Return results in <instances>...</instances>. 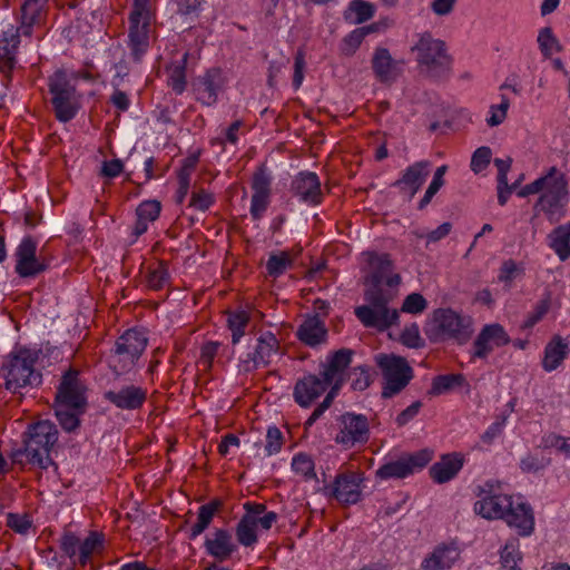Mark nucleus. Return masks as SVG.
Instances as JSON below:
<instances>
[{
    "instance_id": "obj_1",
    "label": "nucleus",
    "mask_w": 570,
    "mask_h": 570,
    "mask_svg": "<svg viewBox=\"0 0 570 570\" xmlns=\"http://www.w3.org/2000/svg\"><path fill=\"white\" fill-rule=\"evenodd\" d=\"M41 351L24 346L14 347L3 357L0 366V385L13 394H21L26 387H36L42 382V374L36 368Z\"/></svg>"
},
{
    "instance_id": "obj_2",
    "label": "nucleus",
    "mask_w": 570,
    "mask_h": 570,
    "mask_svg": "<svg viewBox=\"0 0 570 570\" xmlns=\"http://www.w3.org/2000/svg\"><path fill=\"white\" fill-rule=\"evenodd\" d=\"M58 441V430L49 420L38 421L29 425L22 435L23 446L11 452L14 464L24 466L27 463L47 470L55 462L50 456L51 448Z\"/></svg>"
},
{
    "instance_id": "obj_3",
    "label": "nucleus",
    "mask_w": 570,
    "mask_h": 570,
    "mask_svg": "<svg viewBox=\"0 0 570 570\" xmlns=\"http://www.w3.org/2000/svg\"><path fill=\"white\" fill-rule=\"evenodd\" d=\"M364 299L366 304L354 309L355 316L364 327L383 333L399 324V311L389 307L393 299L391 293L384 292L383 288H368L364 293Z\"/></svg>"
},
{
    "instance_id": "obj_4",
    "label": "nucleus",
    "mask_w": 570,
    "mask_h": 570,
    "mask_svg": "<svg viewBox=\"0 0 570 570\" xmlns=\"http://www.w3.org/2000/svg\"><path fill=\"white\" fill-rule=\"evenodd\" d=\"M146 335L138 330L130 328L115 342L108 356V365L117 375L129 373L147 347Z\"/></svg>"
},
{
    "instance_id": "obj_5",
    "label": "nucleus",
    "mask_w": 570,
    "mask_h": 570,
    "mask_svg": "<svg viewBox=\"0 0 570 570\" xmlns=\"http://www.w3.org/2000/svg\"><path fill=\"white\" fill-rule=\"evenodd\" d=\"M156 17V0H134L129 13V46L135 61L149 47L150 23Z\"/></svg>"
},
{
    "instance_id": "obj_6",
    "label": "nucleus",
    "mask_w": 570,
    "mask_h": 570,
    "mask_svg": "<svg viewBox=\"0 0 570 570\" xmlns=\"http://www.w3.org/2000/svg\"><path fill=\"white\" fill-rule=\"evenodd\" d=\"M425 335L432 343L454 340L459 344L470 337L469 326L464 318L450 308H438L424 327Z\"/></svg>"
},
{
    "instance_id": "obj_7",
    "label": "nucleus",
    "mask_w": 570,
    "mask_h": 570,
    "mask_svg": "<svg viewBox=\"0 0 570 570\" xmlns=\"http://www.w3.org/2000/svg\"><path fill=\"white\" fill-rule=\"evenodd\" d=\"M412 50L416 51V61L429 76L440 78L449 72L452 59L443 40L424 32Z\"/></svg>"
},
{
    "instance_id": "obj_8",
    "label": "nucleus",
    "mask_w": 570,
    "mask_h": 570,
    "mask_svg": "<svg viewBox=\"0 0 570 570\" xmlns=\"http://www.w3.org/2000/svg\"><path fill=\"white\" fill-rule=\"evenodd\" d=\"M375 361L384 379L383 399H391L399 394L413 379V370L402 356L381 353L375 356Z\"/></svg>"
},
{
    "instance_id": "obj_9",
    "label": "nucleus",
    "mask_w": 570,
    "mask_h": 570,
    "mask_svg": "<svg viewBox=\"0 0 570 570\" xmlns=\"http://www.w3.org/2000/svg\"><path fill=\"white\" fill-rule=\"evenodd\" d=\"M48 87L56 118L61 122L73 119L78 112L76 87L70 83L66 71H55L49 77Z\"/></svg>"
},
{
    "instance_id": "obj_10",
    "label": "nucleus",
    "mask_w": 570,
    "mask_h": 570,
    "mask_svg": "<svg viewBox=\"0 0 570 570\" xmlns=\"http://www.w3.org/2000/svg\"><path fill=\"white\" fill-rule=\"evenodd\" d=\"M568 202V181L566 175L558 170V174L547 179V185L538 198L534 209L543 212L548 220L554 223L564 216Z\"/></svg>"
},
{
    "instance_id": "obj_11",
    "label": "nucleus",
    "mask_w": 570,
    "mask_h": 570,
    "mask_svg": "<svg viewBox=\"0 0 570 570\" xmlns=\"http://www.w3.org/2000/svg\"><path fill=\"white\" fill-rule=\"evenodd\" d=\"M362 472L346 470L336 474L334 481L324 484L321 492L328 500H335L343 507L356 504L362 499Z\"/></svg>"
},
{
    "instance_id": "obj_12",
    "label": "nucleus",
    "mask_w": 570,
    "mask_h": 570,
    "mask_svg": "<svg viewBox=\"0 0 570 570\" xmlns=\"http://www.w3.org/2000/svg\"><path fill=\"white\" fill-rule=\"evenodd\" d=\"M335 442L346 449L365 445L370 440V422L366 415L354 412L343 413L338 420Z\"/></svg>"
},
{
    "instance_id": "obj_13",
    "label": "nucleus",
    "mask_w": 570,
    "mask_h": 570,
    "mask_svg": "<svg viewBox=\"0 0 570 570\" xmlns=\"http://www.w3.org/2000/svg\"><path fill=\"white\" fill-rule=\"evenodd\" d=\"M354 352L350 348H340L327 355L326 361L321 364V376L330 385V391L326 395H332L334 399L343 387L347 379V368L352 363Z\"/></svg>"
},
{
    "instance_id": "obj_14",
    "label": "nucleus",
    "mask_w": 570,
    "mask_h": 570,
    "mask_svg": "<svg viewBox=\"0 0 570 570\" xmlns=\"http://www.w3.org/2000/svg\"><path fill=\"white\" fill-rule=\"evenodd\" d=\"M433 455L434 452L430 449L419 450L383 464L376 471V475L382 480L406 478L425 468L432 461Z\"/></svg>"
},
{
    "instance_id": "obj_15",
    "label": "nucleus",
    "mask_w": 570,
    "mask_h": 570,
    "mask_svg": "<svg viewBox=\"0 0 570 570\" xmlns=\"http://www.w3.org/2000/svg\"><path fill=\"white\" fill-rule=\"evenodd\" d=\"M49 0H24L20 7L19 27L11 35L12 47L19 45V37H31L47 20Z\"/></svg>"
},
{
    "instance_id": "obj_16",
    "label": "nucleus",
    "mask_w": 570,
    "mask_h": 570,
    "mask_svg": "<svg viewBox=\"0 0 570 570\" xmlns=\"http://www.w3.org/2000/svg\"><path fill=\"white\" fill-rule=\"evenodd\" d=\"M85 392L86 386L79 379V371L70 367L61 377L56 402L60 406L72 407V410H81L83 412L87 405Z\"/></svg>"
},
{
    "instance_id": "obj_17",
    "label": "nucleus",
    "mask_w": 570,
    "mask_h": 570,
    "mask_svg": "<svg viewBox=\"0 0 570 570\" xmlns=\"http://www.w3.org/2000/svg\"><path fill=\"white\" fill-rule=\"evenodd\" d=\"M37 240L26 236L16 250V273L22 278L35 277L48 268V263L37 256Z\"/></svg>"
},
{
    "instance_id": "obj_18",
    "label": "nucleus",
    "mask_w": 570,
    "mask_h": 570,
    "mask_svg": "<svg viewBox=\"0 0 570 570\" xmlns=\"http://www.w3.org/2000/svg\"><path fill=\"white\" fill-rule=\"evenodd\" d=\"M279 341L272 332L263 333L256 342L254 352H250L242 360V367L245 372H252L261 367H267L279 351Z\"/></svg>"
},
{
    "instance_id": "obj_19",
    "label": "nucleus",
    "mask_w": 570,
    "mask_h": 570,
    "mask_svg": "<svg viewBox=\"0 0 570 570\" xmlns=\"http://www.w3.org/2000/svg\"><path fill=\"white\" fill-rule=\"evenodd\" d=\"M291 191L308 206H317L324 198L320 177L312 171L298 173L291 183Z\"/></svg>"
},
{
    "instance_id": "obj_20",
    "label": "nucleus",
    "mask_w": 570,
    "mask_h": 570,
    "mask_svg": "<svg viewBox=\"0 0 570 570\" xmlns=\"http://www.w3.org/2000/svg\"><path fill=\"white\" fill-rule=\"evenodd\" d=\"M147 397V389L135 384L122 385L118 390H109L104 393L106 401L122 411L140 410Z\"/></svg>"
},
{
    "instance_id": "obj_21",
    "label": "nucleus",
    "mask_w": 570,
    "mask_h": 570,
    "mask_svg": "<svg viewBox=\"0 0 570 570\" xmlns=\"http://www.w3.org/2000/svg\"><path fill=\"white\" fill-rule=\"evenodd\" d=\"M510 343V336L500 324H489L483 326L473 342L472 358L484 360L497 347L505 346Z\"/></svg>"
},
{
    "instance_id": "obj_22",
    "label": "nucleus",
    "mask_w": 570,
    "mask_h": 570,
    "mask_svg": "<svg viewBox=\"0 0 570 570\" xmlns=\"http://www.w3.org/2000/svg\"><path fill=\"white\" fill-rule=\"evenodd\" d=\"M225 78L220 68H210L193 83L196 99L205 106H213L223 90Z\"/></svg>"
},
{
    "instance_id": "obj_23",
    "label": "nucleus",
    "mask_w": 570,
    "mask_h": 570,
    "mask_svg": "<svg viewBox=\"0 0 570 570\" xmlns=\"http://www.w3.org/2000/svg\"><path fill=\"white\" fill-rule=\"evenodd\" d=\"M431 173V163L421 160L409 166L402 176L393 184L400 193L412 199L421 189Z\"/></svg>"
},
{
    "instance_id": "obj_24",
    "label": "nucleus",
    "mask_w": 570,
    "mask_h": 570,
    "mask_svg": "<svg viewBox=\"0 0 570 570\" xmlns=\"http://www.w3.org/2000/svg\"><path fill=\"white\" fill-rule=\"evenodd\" d=\"M330 385L316 374H306L295 383L293 397L301 407H309Z\"/></svg>"
},
{
    "instance_id": "obj_25",
    "label": "nucleus",
    "mask_w": 570,
    "mask_h": 570,
    "mask_svg": "<svg viewBox=\"0 0 570 570\" xmlns=\"http://www.w3.org/2000/svg\"><path fill=\"white\" fill-rule=\"evenodd\" d=\"M204 548L206 553L217 562L227 561L237 551L232 533L224 528L215 529L210 535H207Z\"/></svg>"
},
{
    "instance_id": "obj_26",
    "label": "nucleus",
    "mask_w": 570,
    "mask_h": 570,
    "mask_svg": "<svg viewBox=\"0 0 570 570\" xmlns=\"http://www.w3.org/2000/svg\"><path fill=\"white\" fill-rule=\"evenodd\" d=\"M372 69L381 83H392L399 77L401 69L386 48H376L372 57Z\"/></svg>"
},
{
    "instance_id": "obj_27",
    "label": "nucleus",
    "mask_w": 570,
    "mask_h": 570,
    "mask_svg": "<svg viewBox=\"0 0 570 570\" xmlns=\"http://www.w3.org/2000/svg\"><path fill=\"white\" fill-rule=\"evenodd\" d=\"M327 328L323 320L317 315L307 316L296 331V337L304 345L316 347L327 340Z\"/></svg>"
},
{
    "instance_id": "obj_28",
    "label": "nucleus",
    "mask_w": 570,
    "mask_h": 570,
    "mask_svg": "<svg viewBox=\"0 0 570 570\" xmlns=\"http://www.w3.org/2000/svg\"><path fill=\"white\" fill-rule=\"evenodd\" d=\"M463 463L464 459L460 453L444 454L430 468V476L435 483H446L456 476Z\"/></svg>"
},
{
    "instance_id": "obj_29",
    "label": "nucleus",
    "mask_w": 570,
    "mask_h": 570,
    "mask_svg": "<svg viewBox=\"0 0 570 570\" xmlns=\"http://www.w3.org/2000/svg\"><path fill=\"white\" fill-rule=\"evenodd\" d=\"M503 520L510 525L518 529L519 534L528 535L533 531L534 518L532 509L529 504L511 501V507L507 510Z\"/></svg>"
},
{
    "instance_id": "obj_30",
    "label": "nucleus",
    "mask_w": 570,
    "mask_h": 570,
    "mask_svg": "<svg viewBox=\"0 0 570 570\" xmlns=\"http://www.w3.org/2000/svg\"><path fill=\"white\" fill-rule=\"evenodd\" d=\"M512 498L509 495H487L474 504V511L484 519H503L511 507Z\"/></svg>"
},
{
    "instance_id": "obj_31",
    "label": "nucleus",
    "mask_w": 570,
    "mask_h": 570,
    "mask_svg": "<svg viewBox=\"0 0 570 570\" xmlns=\"http://www.w3.org/2000/svg\"><path fill=\"white\" fill-rule=\"evenodd\" d=\"M570 353L569 342L560 335H553L544 347L542 367L546 372L557 370Z\"/></svg>"
},
{
    "instance_id": "obj_32",
    "label": "nucleus",
    "mask_w": 570,
    "mask_h": 570,
    "mask_svg": "<svg viewBox=\"0 0 570 570\" xmlns=\"http://www.w3.org/2000/svg\"><path fill=\"white\" fill-rule=\"evenodd\" d=\"M223 507L224 501L218 498H215L209 502L202 504L197 511V521L187 531V538L189 540H195L203 532H205L213 522L214 517L218 512H220Z\"/></svg>"
},
{
    "instance_id": "obj_33",
    "label": "nucleus",
    "mask_w": 570,
    "mask_h": 570,
    "mask_svg": "<svg viewBox=\"0 0 570 570\" xmlns=\"http://www.w3.org/2000/svg\"><path fill=\"white\" fill-rule=\"evenodd\" d=\"M160 210L161 205L157 200H145L138 205L136 208V222L131 232L134 240L147 232L148 224L159 217Z\"/></svg>"
},
{
    "instance_id": "obj_34",
    "label": "nucleus",
    "mask_w": 570,
    "mask_h": 570,
    "mask_svg": "<svg viewBox=\"0 0 570 570\" xmlns=\"http://www.w3.org/2000/svg\"><path fill=\"white\" fill-rule=\"evenodd\" d=\"M460 553L456 548L450 546H440L434 551L424 558L422 568L424 570H445L450 569Z\"/></svg>"
},
{
    "instance_id": "obj_35",
    "label": "nucleus",
    "mask_w": 570,
    "mask_h": 570,
    "mask_svg": "<svg viewBox=\"0 0 570 570\" xmlns=\"http://www.w3.org/2000/svg\"><path fill=\"white\" fill-rule=\"evenodd\" d=\"M367 263L372 268L371 288H382L384 278L391 273L393 263L390 254L367 253Z\"/></svg>"
},
{
    "instance_id": "obj_36",
    "label": "nucleus",
    "mask_w": 570,
    "mask_h": 570,
    "mask_svg": "<svg viewBox=\"0 0 570 570\" xmlns=\"http://www.w3.org/2000/svg\"><path fill=\"white\" fill-rule=\"evenodd\" d=\"M549 247L561 262L570 258V222L559 225L548 235Z\"/></svg>"
},
{
    "instance_id": "obj_37",
    "label": "nucleus",
    "mask_w": 570,
    "mask_h": 570,
    "mask_svg": "<svg viewBox=\"0 0 570 570\" xmlns=\"http://www.w3.org/2000/svg\"><path fill=\"white\" fill-rule=\"evenodd\" d=\"M104 543L105 537L102 533L90 531L89 535L83 541H80L76 564L81 567L89 564L92 556L104 550Z\"/></svg>"
},
{
    "instance_id": "obj_38",
    "label": "nucleus",
    "mask_w": 570,
    "mask_h": 570,
    "mask_svg": "<svg viewBox=\"0 0 570 570\" xmlns=\"http://www.w3.org/2000/svg\"><path fill=\"white\" fill-rule=\"evenodd\" d=\"M250 321V315L244 309L226 312L227 327L232 332V343L236 345L245 334Z\"/></svg>"
},
{
    "instance_id": "obj_39",
    "label": "nucleus",
    "mask_w": 570,
    "mask_h": 570,
    "mask_svg": "<svg viewBox=\"0 0 570 570\" xmlns=\"http://www.w3.org/2000/svg\"><path fill=\"white\" fill-rule=\"evenodd\" d=\"M169 283L167 263L159 261L147 268L146 285L149 289L160 291Z\"/></svg>"
},
{
    "instance_id": "obj_40",
    "label": "nucleus",
    "mask_w": 570,
    "mask_h": 570,
    "mask_svg": "<svg viewBox=\"0 0 570 570\" xmlns=\"http://www.w3.org/2000/svg\"><path fill=\"white\" fill-rule=\"evenodd\" d=\"M188 61V52H185L181 57V60L177 63H174L170 67L169 77H168V86L173 89L176 95H181L187 86L186 80V67Z\"/></svg>"
},
{
    "instance_id": "obj_41",
    "label": "nucleus",
    "mask_w": 570,
    "mask_h": 570,
    "mask_svg": "<svg viewBox=\"0 0 570 570\" xmlns=\"http://www.w3.org/2000/svg\"><path fill=\"white\" fill-rule=\"evenodd\" d=\"M374 12L375 8L372 3L364 0H353L345 11V19L358 24L370 20Z\"/></svg>"
},
{
    "instance_id": "obj_42",
    "label": "nucleus",
    "mask_w": 570,
    "mask_h": 570,
    "mask_svg": "<svg viewBox=\"0 0 570 570\" xmlns=\"http://www.w3.org/2000/svg\"><path fill=\"white\" fill-rule=\"evenodd\" d=\"M465 383V377L462 374H445L436 375L432 381L430 394L441 395L450 392L456 386H462Z\"/></svg>"
},
{
    "instance_id": "obj_43",
    "label": "nucleus",
    "mask_w": 570,
    "mask_h": 570,
    "mask_svg": "<svg viewBox=\"0 0 570 570\" xmlns=\"http://www.w3.org/2000/svg\"><path fill=\"white\" fill-rule=\"evenodd\" d=\"M256 530L253 519L242 517L235 529L237 541L244 547H253L258 540Z\"/></svg>"
},
{
    "instance_id": "obj_44",
    "label": "nucleus",
    "mask_w": 570,
    "mask_h": 570,
    "mask_svg": "<svg viewBox=\"0 0 570 570\" xmlns=\"http://www.w3.org/2000/svg\"><path fill=\"white\" fill-rule=\"evenodd\" d=\"M293 266V259L288 252H281L279 254H272L266 263L267 274L274 278L283 275L288 268Z\"/></svg>"
},
{
    "instance_id": "obj_45",
    "label": "nucleus",
    "mask_w": 570,
    "mask_h": 570,
    "mask_svg": "<svg viewBox=\"0 0 570 570\" xmlns=\"http://www.w3.org/2000/svg\"><path fill=\"white\" fill-rule=\"evenodd\" d=\"M81 410H72V407H65L58 404L56 409V416L61 428L67 432H73L80 425L79 414Z\"/></svg>"
},
{
    "instance_id": "obj_46",
    "label": "nucleus",
    "mask_w": 570,
    "mask_h": 570,
    "mask_svg": "<svg viewBox=\"0 0 570 570\" xmlns=\"http://www.w3.org/2000/svg\"><path fill=\"white\" fill-rule=\"evenodd\" d=\"M347 377L348 380H351V387L354 391H364L373 382L371 368L367 365H360L353 367L348 372Z\"/></svg>"
},
{
    "instance_id": "obj_47",
    "label": "nucleus",
    "mask_w": 570,
    "mask_h": 570,
    "mask_svg": "<svg viewBox=\"0 0 570 570\" xmlns=\"http://www.w3.org/2000/svg\"><path fill=\"white\" fill-rule=\"evenodd\" d=\"M373 30H374V27L370 26V27L357 28V29L353 30L352 32H350L343 39L342 52L345 56H352L356 51V49L361 46L365 36L368 35Z\"/></svg>"
},
{
    "instance_id": "obj_48",
    "label": "nucleus",
    "mask_w": 570,
    "mask_h": 570,
    "mask_svg": "<svg viewBox=\"0 0 570 570\" xmlns=\"http://www.w3.org/2000/svg\"><path fill=\"white\" fill-rule=\"evenodd\" d=\"M253 195H271L272 177L267 173L265 165H261L253 174L252 179Z\"/></svg>"
},
{
    "instance_id": "obj_49",
    "label": "nucleus",
    "mask_w": 570,
    "mask_h": 570,
    "mask_svg": "<svg viewBox=\"0 0 570 570\" xmlns=\"http://www.w3.org/2000/svg\"><path fill=\"white\" fill-rule=\"evenodd\" d=\"M292 469L295 473L303 475L305 479H316L315 463L311 455L306 453H297L292 460Z\"/></svg>"
},
{
    "instance_id": "obj_50",
    "label": "nucleus",
    "mask_w": 570,
    "mask_h": 570,
    "mask_svg": "<svg viewBox=\"0 0 570 570\" xmlns=\"http://www.w3.org/2000/svg\"><path fill=\"white\" fill-rule=\"evenodd\" d=\"M538 43L541 53L546 58H550L553 52H559L561 47L558 39L553 36L550 27L542 28L538 36Z\"/></svg>"
},
{
    "instance_id": "obj_51",
    "label": "nucleus",
    "mask_w": 570,
    "mask_h": 570,
    "mask_svg": "<svg viewBox=\"0 0 570 570\" xmlns=\"http://www.w3.org/2000/svg\"><path fill=\"white\" fill-rule=\"evenodd\" d=\"M522 560L515 542H508L501 551V566L503 570H521L519 562Z\"/></svg>"
},
{
    "instance_id": "obj_52",
    "label": "nucleus",
    "mask_w": 570,
    "mask_h": 570,
    "mask_svg": "<svg viewBox=\"0 0 570 570\" xmlns=\"http://www.w3.org/2000/svg\"><path fill=\"white\" fill-rule=\"evenodd\" d=\"M551 459L544 455L529 453L520 461V470L523 473H538L550 465Z\"/></svg>"
},
{
    "instance_id": "obj_53",
    "label": "nucleus",
    "mask_w": 570,
    "mask_h": 570,
    "mask_svg": "<svg viewBox=\"0 0 570 570\" xmlns=\"http://www.w3.org/2000/svg\"><path fill=\"white\" fill-rule=\"evenodd\" d=\"M558 174V168L556 166H552L548 169L546 175L539 177L534 181L523 186L519 191V197H527L529 195H534L543 190V188L547 185V179L551 178L552 175Z\"/></svg>"
},
{
    "instance_id": "obj_54",
    "label": "nucleus",
    "mask_w": 570,
    "mask_h": 570,
    "mask_svg": "<svg viewBox=\"0 0 570 570\" xmlns=\"http://www.w3.org/2000/svg\"><path fill=\"white\" fill-rule=\"evenodd\" d=\"M428 307V301L420 293L409 294L402 304L401 311L409 314H420Z\"/></svg>"
},
{
    "instance_id": "obj_55",
    "label": "nucleus",
    "mask_w": 570,
    "mask_h": 570,
    "mask_svg": "<svg viewBox=\"0 0 570 570\" xmlns=\"http://www.w3.org/2000/svg\"><path fill=\"white\" fill-rule=\"evenodd\" d=\"M510 107V100L505 96H501V102L499 105H492L490 107V117L487 119V124L490 127L501 125L507 118V112Z\"/></svg>"
},
{
    "instance_id": "obj_56",
    "label": "nucleus",
    "mask_w": 570,
    "mask_h": 570,
    "mask_svg": "<svg viewBox=\"0 0 570 570\" xmlns=\"http://www.w3.org/2000/svg\"><path fill=\"white\" fill-rule=\"evenodd\" d=\"M284 438L282 431L277 426H269L266 433L265 451L267 455H273L282 450Z\"/></svg>"
},
{
    "instance_id": "obj_57",
    "label": "nucleus",
    "mask_w": 570,
    "mask_h": 570,
    "mask_svg": "<svg viewBox=\"0 0 570 570\" xmlns=\"http://www.w3.org/2000/svg\"><path fill=\"white\" fill-rule=\"evenodd\" d=\"M550 305H551V297H550V294H548L544 298H542L535 305L534 311L528 315L527 320L524 321L523 327L524 328L533 327L549 312Z\"/></svg>"
},
{
    "instance_id": "obj_58",
    "label": "nucleus",
    "mask_w": 570,
    "mask_h": 570,
    "mask_svg": "<svg viewBox=\"0 0 570 570\" xmlns=\"http://www.w3.org/2000/svg\"><path fill=\"white\" fill-rule=\"evenodd\" d=\"M79 544V538L72 532H65L63 535L61 537L60 548L73 564H76Z\"/></svg>"
},
{
    "instance_id": "obj_59",
    "label": "nucleus",
    "mask_w": 570,
    "mask_h": 570,
    "mask_svg": "<svg viewBox=\"0 0 570 570\" xmlns=\"http://www.w3.org/2000/svg\"><path fill=\"white\" fill-rule=\"evenodd\" d=\"M491 157H492V151L489 147H485V146L479 147L473 153L472 158H471L470 167H471L472 171H474L475 174H479L482 170H484L488 167V165L490 164Z\"/></svg>"
},
{
    "instance_id": "obj_60",
    "label": "nucleus",
    "mask_w": 570,
    "mask_h": 570,
    "mask_svg": "<svg viewBox=\"0 0 570 570\" xmlns=\"http://www.w3.org/2000/svg\"><path fill=\"white\" fill-rule=\"evenodd\" d=\"M401 342L410 348H419L422 346V338L417 324L413 323L406 326L401 334Z\"/></svg>"
},
{
    "instance_id": "obj_61",
    "label": "nucleus",
    "mask_w": 570,
    "mask_h": 570,
    "mask_svg": "<svg viewBox=\"0 0 570 570\" xmlns=\"http://www.w3.org/2000/svg\"><path fill=\"white\" fill-rule=\"evenodd\" d=\"M214 202L215 198L210 193L204 189H199L191 193L189 206L194 207L195 209L206 212L214 204Z\"/></svg>"
},
{
    "instance_id": "obj_62",
    "label": "nucleus",
    "mask_w": 570,
    "mask_h": 570,
    "mask_svg": "<svg viewBox=\"0 0 570 570\" xmlns=\"http://www.w3.org/2000/svg\"><path fill=\"white\" fill-rule=\"evenodd\" d=\"M271 203V195H252L250 216L254 220H259Z\"/></svg>"
},
{
    "instance_id": "obj_63",
    "label": "nucleus",
    "mask_w": 570,
    "mask_h": 570,
    "mask_svg": "<svg viewBox=\"0 0 570 570\" xmlns=\"http://www.w3.org/2000/svg\"><path fill=\"white\" fill-rule=\"evenodd\" d=\"M220 347V343L218 342H207L202 346L199 363L204 366L205 370L212 368L213 361L218 353Z\"/></svg>"
},
{
    "instance_id": "obj_64",
    "label": "nucleus",
    "mask_w": 570,
    "mask_h": 570,
    "mask_svg": "<svg viewBox=\"0 0 570 570\" xmlns=\"http://www.w3.org/2000/svg\"><path fill=\"white\" fill-rule=\"evenodd\" d=\"M7 525L17 533L26 534L31 527V522L26 514L9 513Z\"/></svg>"
}]
</instances>
